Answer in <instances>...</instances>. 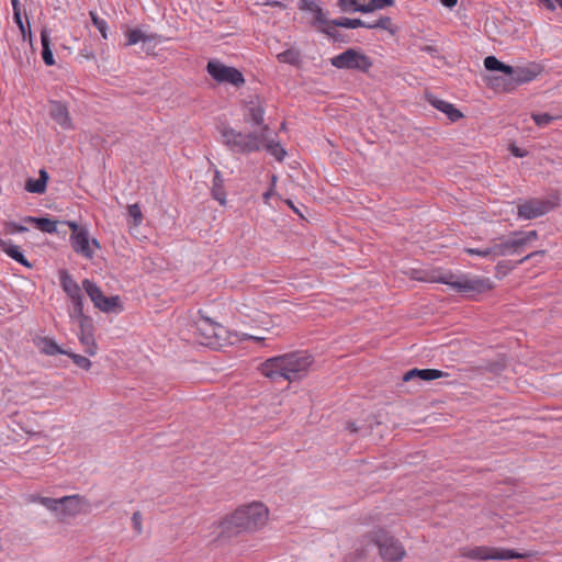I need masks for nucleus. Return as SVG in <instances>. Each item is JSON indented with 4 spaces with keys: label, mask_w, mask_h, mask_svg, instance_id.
I'll return each instance as SVG.
<instances>
[{
    "label": "nucleus",
    "mask_w": 562,
    "mask_h": 562,
    "mask_svg": "<svg viewBox=\"0 0 562 562\" xmlns=\"http://www.w3.org/2000/svg\"><path fill=\"white\" fill-rule=\"evenodd\" d=\"M313 362L311 353L299 350L265 360L259 364L258 371L272 382L283 379L291 383L305 378Z\"/></svg>",
    "instance_id": "1"
},
{
    "label": "nucleus",
    "mask_w": 562,
    "mask_h": 562,
    "mask_svg": "<svg viewBox=\"0 0 562 562\" xmlns=\"http://www.w3.org/2000/svg\"><path fill=\"white\" fill-rule=\"evenodd\" d=\"M268 519V508L258 502L237 508L221 522V535L225 537L237 536L241 532H251L261 528Z\"/></svg>",
    "instance_id": "2"
},
{
    "label": "nucleus",
    "mask_w": 562,
    "mask_h": 562,
    "mask_svg": "<svg viewBox=\"0 0 562 562\" xmlns=\"http://www.w3.org/2000/svg\"><path fill=\"white\" fill-rule=\"evenodd\" d=\"M430 281L449 285L453 291L463 294H481L492 289L487 278L454 274L451 271L434 272Z\"/></svg>",
    "instance_id": "3"
},
{
    "label": "nucleus",
    "mask_w": 562,
    "mask_h": 562,
    "mask_svg": "<svg viewBox=\"0 0 562 562\" xmlns=\"http://www.w3.org/2000/svg\"><path fill=\"white\" fill-rule=\"evenodd\" d=\"M220 134L223 144L228 147L229 150L237 154L258 151L265 143L262 133L244 134L229 126H222Z\"/></svg>",
    "instance_id": "4"
},
{
    "label": "nucleus",
    "mask_w": 562,
    "mask_h": 562,
    "mask_svg": "<svg viewBox=\"0 0 562 562\" xmlns=\"http://www.w3.org/2000/svg\"><path fill=\"white\" fill-rule=\"evenodd\" d=\"M362 541L376 546L380 557L385 562H398L405 555V549L402 543L384 529L371 531L363 536Z\"/></svg>",
    "instance_id": "5"
},
{
    "label": "nucleus",
    "mask_w": 562,
    "mask_h": 562,
    "mask_svg": "<svg viewBox=\"0 0 562 562\" xmlns=\"http://www.w3.org/2000/svg\"><path fill=\"white\" fill-rule=\"evenodd\" d=\"M226 333L224 326L205 316H200L193 325V335L196 342L213 349L224 346Z\"/></svg>",
    "instance_id": "6"
},
{
    "label": "nucleus",
    "mask_w": 562,
    "mask_h": 562,
    "mask_svg": "<svg viewBox=\"0 0 562 562\" xmlns=\"http://www.w3.org/2000/svg\"><path fill=\"white\" fill-rule=\"evenodd\" d=\"M541 71L537 64L526 67H513L507 71L506 77H494L493 86L496 88L502 87L504 91H512L517 86L532 81Z\"/></svg>",
    "instance_id": "7"
},
{
    "label": "nucleus",
    "mask_w": 562,
    "mask_h": 562,
    "mask_svg": "<svg viewBox=\"0 0 562 562\" xmlns=\"http://www.w3.org/2000/svg\"><path fill=\"white\" fill-rule=\"evenodd\" d=\"M330 64L337 69L357 70L368 72L372 67V60L361 50L348 48L341 54L330 58Z\"/></svg>",
    "instance_id": "8"
},
{
    "label": "nucleus",
    "mask_w": 562,
    "mask_h": 562,
    "mask_svg": "<svg viewBox=\"0 0 562 562\" xmlns=\"http://www.w3.org/2000/svg\"><path fill=\"white\" fill-rule=\"evenodd\" d=\"M82 289L86 291L95 308L104 313L122 311L120 297L117 295L105 296L95 282L85 279L82 281Z\"/></svg>",
    "instance_id": "9"
},
{
    "label": "nucleus",
    "mask_w": 562,
    "mask_h": 562,
    "mask_svg": "<svg viewBox=\"0 0 562 562\" xmlns=\"http://www.w3.org/2000/svg\"><path fill=\"white\" fill-rule=\"evenodd\" d=\"M206 71L218 83H231L236 88L245 83L244 75L237 68L226 66L217 59L209 60Z\"/></svg>",
    "instance_id": "10"
},
{
    "label": "nucleus",
    "mask_w": 562,
    "mask_h": 562,
    "mask_svg": "<svg viewBox=\"0 0 562 562\" xmlns=\"http://www.w3.org/2000/svg\"><path fill=\"white\" fill-rule=\"evenodd\" d=\"M553 204L546 199H528L517 206V214L524 220H533L549 213Z\"/></svg>",
    "instance_id": "11"
},
{
    "label": "nucleus",
    "mask_w": 562,
    "mask_h": 562,
    "mask_svg": "<svg viewBox=\"0 0 562 562\" xmlns=\"http://www.w3.org/2000/svg\"><path fill=\"white\" fill-rule=\"evenodd\" d=\"M529 554L519 553L509 549H496L488 547H476L474 548L470 557L477 560H510V559H524Z\"/></svg>",
    "instance_id": "12"
},
{
    "label": "nucleus",
    "mask_w": 562,
    "mask_h": 562,
    "mask_svg": "<svg viewBox=\"0 0 562 562\" xmlns=\"http://www.w3.org/2000/svg\"><path fill=\"white\" fill-rule=\"evenodd\" d=\"M265 101L258 95L250 99L245 112V120L252 125L261 126L262 135H265V132L269 130L268 125L265 124Z\"/></svg>",
    "instance_id": "13"
},
{
    "label": "nucleus",
    "mask_w": 562,
    "mask_h": 562,
    "mask_svg": "<svg viewBox=\"0 0 562 562\" xmlns=\"http://www.w3.org/2000/svg\"><path fill=\"white\" fill-rule=\"evenodd\" d=\"M59 281L63 290L72 303V310H77V312H79L80 307L83 306V295L80 285L66 270L60 271Z\"/></svg>",
    "instance_id": "14"
},
{
    "label": "nucleus",
    "mask_w": 562,
    "mask_h": 562,
    "mask_svg": "<svg viewBox=\"0 0 562 562\" xmlns=\"http://www.w3.org/2000/svg\"><path fill=\"white\" fill-rule=\"evenodd\" d=\"M493 259L503 256H513L522 254L521 243L518 241L514 233L508 238H499L497 243L491 245Z\"/></svg>",
    "instance_id": "15"
},
{
    "label": "nucleus",
    "mask_w": 562,
    "mask_h": 562,
    "mask_svg": "<svg viewBox=\"0 0 562 562\" xmlns=\"http://www.w3.org/2000/svg\"><path fill=\"white\" fill-rule=\"evenodd\" d=\"M32 342L42 355L48 357L67 353V350L63 349L53 338L47 336L35 335L32 338Z\"/></svg>",
    "instance_id": "16"
},
{
    "label": "nucleus",
    "mask_w": 562,
    "mask_h": 562,
    "mask_svg": "<svg viewBox=\"0 0 562 562\" xmlns=\"http://www.w3.org/2000/svg\"><path fill=\"white\" fill-rule=\"evenodd\" d=\"M60 507L57 514L61 517H74L81 513L83 498L80 495H70L59 498Z\"/></svg>",
    "instance_id": "17"
},
{
    "label": "nucleus",
    "mask_w": 562,
    "mask_h": 562,
    "mask_svg": "<svg viewBox=\"0 0 562 562\" xmlns=\"http://www.w3.org/2000/svg\"><path fill=\"white\" fill-rule=\"evenodd\" d=\"M70 241H71V246H72L74 250L77 254H80V255L85 256L86 258L93 257L94 251L90 246L89 234L86 228L81 229L77 234H71Z\"/></svg>",
    "instance_id": "18"
},
{
    "label": "nucleus",
    "mask_w": 562,
    "mask_h": 562,
    "mask_svg": "<svg viewBox=\"0 0 562 562\" xmlns=\"http://www.w3.org/2000/svg\"><path fill=\"white\" fill-rule=\"evenodd\" d=\"M448 373L437 370V369H417L414 368L403 375L404 382H409L414 380H423V381H432L442 376H447Z\"/></svg>",
    "instance_id": "19"
},
{
    "label": "nucleus",
    "mask_w": 562,
    "mask_h": 562,
    "mask_svg": "<svg viewBox=\"0 0 562 562\" xmlns=\"http://www.w3.org/2000/svg\"><path fill=\"white\" fill-rule=\"evenodd\" d=\"M49 114L50 117L64 130H70L72 127L68 109L61 102H53L50 105Z\"/></svg>",
    "instance_id": "20"
},
{
    "label": "nucleus",
    "mask_w": 562,
    "mask_h": 562,
    "mask_svg": "<svg viewBox=\"0 0 562 562\" xmlns=\"http://www.w3.org/2000/svg\"><path fill=\"white\" fill-rule=\"evenodd\" d=\"M299 8L300 10L308 11L313 14V25L317 26L323 24H329V20H327L325 13L323 12V9L318 5V3L315 0H300Z\"/></svg>",
    "instance_id": "21"
},
{
    "label": "nucleus",
    "mask_w": 562,
    "mask_h": 562,
    "mask_svg": "<svg viewBox=\"0 0 562 562\" xmlns=\"http://www.w3.org/2000/svg\"><path fill=\"white\" fill-rule=\"evenodd\" d=\"M38 173L40 177L37 179L29 178L25 181L24 188L27 192L37 194L45 193L49 176L45 169H41Z\"/></svg>",
    "instance_id": "22"
},
{
    "label": "nucleus",
    "mask_w": 562,
    "mask_h": 562,
    "mask_svg": "<svg viewBox=\"0 0 562 562\" xmlns=\"http://www.w3.org/2000/svg\"><path fill=\"white\" fill-rule=\"evenodd\" d=\"M429 102L434 108L445 113L451 122H457L458 120L463 117V114L458 109H456L453 104L447 101L432 98L429 99Z\"/></svg>",
    "instance_id": "23"
},
{
    "label": "nucleus",
    "mask_w": 562,
    "mask_h": 562,
    "mask_svg": "<svg viewBox=\"0 0 562 562\" xmlns=\"http://www.w3.org/2000/svg\"><path fill=\"white\" fill-rule=\"evenodd\" d=\"M211 193H212L213 199L216 200L221 205L226 204V192L224 189V179L218 169L214 170Z\"/></svg>",
    "instance_id": "24"
},
{
    "label": "nucleus",
    "mask_w": 562,
    "mask_h": 562,
    "mask_svg": "<svg viewBox=\"0 0 562 562\" xmlns=\"http://www.w3.org/2000/svg\"><path fill=\"white\" fill-rule=\"evenodd\" d=\"M24 223L34 224L37 229L43 233L53 234L57 232V221L50 220L48 217H35V216H26L23 218Z\"/></svg>",
    "instance_id": "25"
},
{
    "label": "nucleus",
    "mask_w": 562,
    "mask_h": 562,
    "mask_svg": "<svg viewBox=\"0 0 562 562\" xmlns=\"http://www.w3.org/2000/svg\"><path fill=\"white\" fill-rule=\"evenodd\" d=\"M2 252H5L10 258L23 265L24 267L32 268V265L23 255L20 246L2 240Z\"/></svg>",
    "instance_id": "26"
},
{
    "label": "nucleus",
    "mask_w": 562,
    "mask_h": 562,
    "mask_svg": "<svg viewBox=\"0 0 562 562\" xmlns=\"http://www.w3.org/2000/svg\"><path fill=\"white\" fill-rule=\"evenodd\" d=\"M544 254H546L544 250H537V251L528 254L527 256L522 257L520 260H518L515 263H513L512 261H499L496 266V270H497V272L506 273L507 271L516 268L517 265L522 263L527 260L538 258V257L542 258L544 256Z\"/></svg>",
    "instance_id": "27"
},
{
    "label": "nucleus",
    "mask_w": 562,
    "mask_h": 562,
    "mask_svg": "<svg viewBox=\"0 0 562 562\" xmlns=\"http://www.w3.org/2000/svg\"><path fill=\"white\" fill-rule=\"evenodd\" d=\"M41 43H42V58L45 65L53 66L55 65L54 55L50 48V36L47 30H43L41 32Z\"/></svg>",
    "instance_id": "28"
},
{
    "label": "nucleus",
    "mask_w": 562,
    "mask_h": 562,
    "mask_svg": "<svg viewBox=\"0 0 562 562\" xmlns=\"http://www.w3.org/2000/svg\"><path fill=\"white\" fill-rule=\"evenodd\" d=\"M69 316L78 322L80 333L93 331V321L90 316H87L83 313V306L80 307L79 312H77V310H71Z\"/></svg>",
    "instance_id": "29"
},
{
    "label": "nucleus",
    "mask_w": 562,
    "mask_h": 562,
    "mask_svg": "<svg viewBox=\"0 0 562 562\" xmlns=\"http://www.w3.org/2000/svg\"><path fill=\"white\" fill-rule=\"evenodd\" d=\"M156 37V34H145L138 29L128 30L126 32V46L135 45L138 42H151L155 41Z\"/></svg>",
    "instance_id": "30"
},
{
    "label": "nucleus",
    "mask_w": 562,
    "mask_h": 562,
    "mask_svg": "<svg viewBox=\"0 0 562 562\" xmlns=\"http://www.w3.org/2000/svg\"><path fill=\"white\" fill-rule=\"evenodd\" d=\"M363 5L361 7L362 13H370L375 10L384 9L385 7H392L395 0H362Z\"/></svg>",
    "instance_id": "31"
},
{
    "label": "nucleus",
    "mask_w": 562,
    "mask_h": 562,
    "mask_svg": "<svg viewBox=\"0 0 562 562\" xmlns=\"http://www.w3.org/2000/svg\"><path fill=\"white\" fill-rule=\"evenodd\" d=\"M79 340L85 347V351L89 356H94L97 352V344L94 340L93 331L79 333Z\"/></svg>",
    "instance_id": "32"
},
{
    "label": "nucleus",
    "mask_w": 562,
    "mask_h": 562,
    "mask_svg": "<svg viewBox=\"0 0 562 562\" xmlns=\"http://www.w3.org/2000/svg\"><path fill=\"white\" fill-rule=\"evenodd\" d=\"M484 66L490 71H502L503 77L507 76V71L510 70V66L498 60L495 56H487L484 59Z\"/></svg>",
    "instance_id": "33"
},
{
    "label": "nucleus",
    "mask_w": 562,
    "mask_h": 562,
    "mask_svg": "<svg viewBox=\"0 0 562 562\" xmlns=\"http://www.w3.org/2000/svg\"><path fill=\"white\" fill-rule=\"evenodd\" d=\"M337 5L339 7L340 11L346 13L351 12H361V7L363 5L362 0H337Z\"/></svg>",
    "instance_id": "34"
},
{
    "label": "nucleus",
    "mask_w": 562,
    "mask_h": 562,
    "mask_svg": "<svg viewBox=\"0 0 562 562\" xmlns=\"http://www.w3.org/2000/svg\"><path fill=\"white\" fill-rule=\"evenodd\" d=\"M331 25H337L339 27L346 29H357L366 25V21L361 19H349V18H339L331 20Z\"/></svg>",
    "instance_id": "35"
},
{
    "label": "nucleus",
    "mask_w": 562,
    "mask_h": 562,
    "mask_svg": "<svg viewBox=\"0 0 562 562\" xmlns=\"http://www.w3.org/2000/svg\"><path fill=\"white\" fill-rule=\"evenodd\" d=\"M277 59L283 64L297 65L300 63V53L295 49H286L277 55Z\"/></svg>",
    "instance_id": "36"
},
{
    "label": "nucleus",
    "mask_w": 562,
    "mask_h": 562,
    "mask_svg": "<svg viewBox=\"0 0 562 562\" xmlns=\"http://www.w3.org/2000/svg\"><path fill=\"white\" fill-rule=\"evenodd\" d=\"M514 236L517 237L518 241L521 243V249L525 251L526 246L538 238L537 231L529 232H514Z\"/></svg>",
    "instance_id": "37"
},
{
    "label": "nucleus",
    "mask_w": 562,
    "mask_h": 562,
    "mask_svg": "<svg viewBox=\"0 0 562 562\" xmlns=\"http://www.w3.org/2000/svg\"><path fill=\"white\" fill-rule=\"evenodd\" d=\"M66 356H68L69 358L72 359L74 363L83 369V370H89L91 368V361L87 358V357H83L81 355H77V353H74L71 351H67V353H65Z\"/></svg>",
    "instance_id": "38"
},
{
    "label": "nucleus",
    "mask_w": 562,
    "mask_h": 562,
    "mask_svg": "<svg viewBox=\"0 0 562 562\" xmlns=\"http://www.w3.org/2000/svg\"><path fill=\"white\" fill-rule=\"evenodd\" d=\"M368 26H369V29L386 30L392 34L395 32L392 19L389 16H381L378 21L374 22V25H368Z\"/></svg>",
    "instance_id": "39"
},
{
    "label": "nucleus",
    "mask_w": 562,
    "mask_h": 562,
    "mask_svg": "<svg viewBox=\"0 0 562 562\" xmlns=\"http://www.w3.org/2000/svg\"><path fill=\"white\" fill-rule=\"evenodd\" d=\"M464 252H467L470 256H480L484 258H492L493 259V250L491 246L484 247V248H464Z\"/></svg>",
    "instance_id": "40"
},
{
    "label": "nucleus",
    "mask_w": 562,
    "mask_h": 562,
    "mask_svg": "<svg viewBox=\"0 0 562 562\" xmlns=\"http://www.w3.org/2000/svg\"><path fill=\"white\" fill-rule=\"evenodd\" d=\"M90 16L92 20L93 25L98 29V31L101 33L103 38H106V29L108 23L105 20L99 18L95 13L90 12Z\"/></svg>",
    "instance_id": "41"
},
{
    "label": "nucleus",
    "mask_w": 562,
    "mask_h": 562,
    "mask_svg": "<svg viewBox=\"0 0 562 562\" xmlns=\"http://www.w3.org/2000/svg\"><path fill=\"white\" fill-rule=\"evenodd\" d=\"M557 117H554L548 113L532 114V120L539 127H544V126L549 125Z\"/></svg>",
    "instance_id": "42"
},
{
    "label": "nucleus",
    "mask_w": 562,
    "mask_h": 562,
    "mask_svg": "<svg viewBox=\"0 0 562 562\" xmlns=\"http://www.w3.org/2000/svg\"><path fill=\"white\" fill-rule=\"evenodd\" d=\"M128 215L134 220L135 225H139L143 221V213L138 204L128 205Z\"/></svg>",
    "instance_id": "43"
},
{
    "label": "nucleus",
    "mask_w": 562,
    "mask_h": 562,
    "mask_svg": "<svg viewBox=\"0 0 562 562\" xmlns=\"http://www.w3.org/2000/svg\"><path fill=\"white\" fill-rule=\"evenodd\" d=\"M40 503L45 506L47 509L58 513L60 507L59 498H50V497H40Z\"/></svg>",
    "instance_id": "44"
},
{
    "label": "nucleus",
    "mask_w": 562,
    "mask_h": 562,
    "mask_svg": "<svg viewBox=\"0 0 562 562\" xmlns=\"http://www.w3.org/2000/svg\"><path fill=\"white\" fill-rule=\"evenodd\" d=\"M268 150L272 156H274L278 160H282L285 151L279 144H269L267 146Z\"/></svg>",
    "instance_id": "45"
},
{
    "label": "nucleus",
    "mask_w": 562,
    "mask_h": 562,
    "mask_svg": "<svg viewBox=\"0 0 562 562\" xmlns=\"http://www.w3.org/2000/svg\"><path fill=\"white\" fill-rule=\"evenodd\" d=\"M319 31L325 33L327 36L331 37V38H336V35H339V32L335 30V27L337 25H331V23L329 22V24H323V25H317Z\"/></svg>",
    "instance_id": "46"
},
{
    "label": "nucleus",
    "mask_w": 562,
    "mask_h": 562,
    "mask_svg": "<svg viewBox=\"0 0 562 562\" xmlns=\"http://www.w3.org/2000/svg\"><path fill=\"white\" fill-rule=\"evenodd\" d=\"M4 229L7 234H14V233H21L26 232L27 228L25 226L19 225L13 222L5 223Z\"/></svg>",
    "instance_id": "47"
},
{
    "label": "nucleus",
    "mask_w": 562,
    "mask_h": 562,
    "mask_svg": "<svg viewBox=\"0 0 562 562\" xmlns=\"http://www.w3.org/2000/svg\"><path fill=\"white\" fill-rule=\"evenodd\" d=\"M132 524H133V528L136 531V533L140 535L143 531V527H142V515L139 512L133 513Z\"/></svg>",
    "instance_id": "48"
},
{
    "label": "nucleus",
    "mask_w": 562,
    "mask_h": 562,
    "mask_svg": "<svg viewBox=\"0 0 562 562\" xmlns=\"http://www.w3.org/2000/svg\"><path fill=\"white\" fill-rule=\"evenodd\" d=\"M13 18H14L15 23L19 25L22 34L24 35L25 34V27H24V24L22 22L21 12H14Z\"/></svg>",
    "instance_id": "49"
},
{
    "label": "nucleus",
    "mask_w": 562,
    "mask_h": 562,
    "mask_svg": "<svg viewBox=\"0 0 562 562\" xmlns=\"http://www.w3.org/2000/svg\"><path fill=\"white\" fill-rule=\"evenodd\" d=\"M510 151H512V154H513L515 157H524V156H526V151H525V150H522V149H520V148H518V147H516V146H513V147L510 148Z\"/></svg>",
    "instance_id": "50"
},
{
    "label": "nucleus",
    "mask_w": 562,
    "mask_h": 562,
    "mask_svg": "<svg viewBox=\"0 0 562 562\" xmlns=\"http://www.w3.org/2000/svg\"><path fill=\"white\" fill-rule=\"evenodd\" d=\"M69 228L71 229V234L79 233L82 228L76 222H66Z\"/></svg>",
    "instance_id": "51"
},
{
    "label": "nucleus",
    "mask_w": 562,
    "mask_h": 562,
    "mask_svg": "<svg viewBox=\"0 0 562 562\" xmlns=\"http://www.w3.org/2000/svg\"><path fill=\"white\" fill-rule=\"evenodd\" d=\"M439 1L441 2V4L443 7L449 8V9L453 8L458 2V0H439Z\"/></svg>",
    "instance_id": "52"
},
{
    "label": "nucleus",
    "mask_w": 562,
    "mask_h": 562,
    "mask_svg": "<svg viewBox=\"0 0 562 562\" xmlns=\"http://www.w3.org/2000/svg\"><path fill=\"white\" fill-rule=\"evenodd\" d=\"M541 3L548 9L553 11L555 9L553 0H540Z\"/></svg>",
    "instance_id": "53"
},
{
    "label": "nucleus",
    "mask_w": 562,
    "mask_h": 562,
    "mask_svg": "<svg viewBox=\"0 0 562 562\" xmlns=\"http://www.w3.org/2000/svg\"><path fill=\"white\" fill-rule=\"evenodd\" d=\"M13 13L21 12V5L19 0H12Z\"/></svg>",
    "instance_id": "54"
},
{
    "label": "nucleus",
    "mask_w": 562,
    "mask_h": 562,
    "mask_svg": "<svg viewBox=\"0 0 562 562\" xmlns=\"http://www.w3.org/2000/svg\"><path fill=\"white\" fill-rule=\"evenodd\" d=\"M266 4L273 7V8H284V4L280 1H270V2H267Z\"/></svg>",
    "instance_id": "55"
},
{
    "label": "nucleus",
    "mask_w": 562,
    "mask_h": 562,
    "mask_svg": "<svg viewBox=\"0 0 562 562\" xmlns=\"http://www.w3.org/2000/svg\"><path fill=\"white\" fill-rule=\"evenodd\" d=\"M244 339H251V340H255V341H262L266 338L265 337H259V336H252V335H245Z\"/></svg>",
    "instance_id": "56"
},
{
    "label": "nucleus",
    "mask_w": 562,
    "mask_h": 562,
    "mask_svg": "<svg viewBox=\"0 0 562 562\" xmlns=\"http://www.w3.org/2000/svg\"><path fill=\"white\" fill-rule=\"evenodd\" d=\"M348 429L351 431V432H357L358 431V427L356 426L355 423H349L348 424Z\"/></svg>",
    "instance_id": "57"
},
{
    "label": "nucleus",
    "mask_w": 562,
    "mask_h": 562,
    "mask_svg": "<svg viewBox=\"0 0 562 562\" xmlns=\"http://www.w3.org/2000/svg\"><path fill=\"white\" fill-rule=\"evenodd\" d=\"M81 55L87 59L94 58V55L92 53H88L85 50L81 52Z\"/></svg>",
    "instance_id": "58"
},
{
    "label": "nucleus",
    "mask_w": 562,
    "mask_h": 562,
    "mask_svg": "<svg viewBox=\"0 0 562 562\" xmlns=\"http://www.w3.org/2000/svg\"><path fill=\"white\" fill-rule=\"evenodd\" d=\"M91 244L95 247V248H100V244L97 239H92L91 240Z\"/></svg>",
    "instance_id": "59"
},
{
    "label": "nucleus",
    "mask_w": 562,
    "mask_h": 562,
    "mask_svg": "<svg viewBox=\"0 0 562 562\" xmlns=\"http://www.w3.org/2000/svg\"><path fill=\"white\" fill-rule=\"evenodd\" d=\"M286 204H288L292 210L295 207L291 200H288V201H286Z\"/></svg>",
    "instance_id": "60"
},
{
    "label": "nucleus",
    "mask_w": 562,
    "mask_h": 562,
    "mask_svg": "<svg viewBox=\"0 0 562 562\" xmlns=\"http://www.w3.org/2000/svg\"><path fill=\"white\" fill-rule=\"evenodd\" d=\"M270 195H271V192H266L263 194L265 200L267 201L270 198Z\"/></svg>",
    "instance_id": "61"
},
{
    "label": "nucleus",
    "mask_w": 562,
    "mask_h": 562,
    "mask_svg": "<svg viewBox=\"0 0 562 562\" xmlns=\"http://www.w3.org/2000/svg\"><path fill=\"white\" fill-rule=\"evenodd\" d=\"M368 25H374V22H370V23H369V22H366V25H364L363 27L369 29V26H368Z\"/></svg>",
    "instance_id": "62"
},
{
    "label": "nucleus",
    "mask_w": 562,
    "mask_h": 562,
    "mask_svg": "<svg viewBox=\"0 0 562 562\" xmlns=\"http://www.w3.org/2000/svg\"><path fill=\"white\" fill-rule=\"evenodd\" d=\"M554 1H555V2L558 3V5L562 9V0H554Z\"/></svg>",
    "instance_id": "63"
},
{
    "label": "nucleus",
    "mask_w": 562,
    "mask_h": 562,
    "mask_svg": "<svg viewBox=\"0 0 562 562\" xmlns=\"http://www.w3.org/2000/svg\"><path fill=\"white\" fill-rule=\"evenodd\" d=\"M293 211H294L295 213H297L300 216H303V215L299 212L297 207H294V209H293Z\"/></svg>",
    "instance_id": "64"
}]
</instances>
